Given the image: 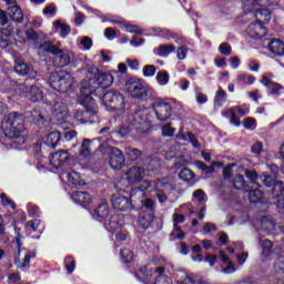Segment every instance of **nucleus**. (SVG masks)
<instances>
[{"label": "nucleus", "mask_w": 284, "mask_h": 284, "mask_svg": "<svg viewBox=\"0 0 284 284\" xmlns=\"http://www.w3.org/2000/svg\"><path fill=\"white\" fill-rule=\"evenodd\" d=\"M268 170L271 172V175L274 176L275 179L281 178V174H283V171H281L278 165H276L274 163L268 166Z\"/></svg>", "instance_id": "nucleus-57"}, {"label": "nucleus", "mask_w": 284, "mask_h": 284, "mask_svg": "<svg viewBox=\"0 0 284 284\" xmlns=\"http://www.w3.org/2000/svg\"><path fill=\"white\" fill-rule=\"evenodd\" d=\"M55 29L60 30V37L61 39H67L68 34L72 32V28L68 23H62L61 21H55L54 22Z\"/></svg>", "instance_id": "nucleus-36"}, {"label": "nucleus", "mask_w": 284, "mask_h": 284, "mask_svg": "<svg viewBox=\"0 0 284 284\" xmlns=\"http://www.w3.org/2000/svg\"><path fill=\"white\" fill-rule=\"evenodd\" d=\"M71 159H72V156L70 155V153L68 151L60 150V151L51 154L49 161H50V165H52V168H54V170H61V168H63V165H68L70 163Z\"/></svg>", "instance_id": "nucleus-12"}, {"label": "nucleus", "mask_w": 284, "mask_h": 284, "mask_svg": "<svg viewBox=\"0 0 284 284\" xmlns=\"http://www.w3.org/2000/svg\"><path fill=\"white\" fill-rule=\"evenodd\" d=\"M23 252H26L23 262H22V270H30V261H32V258H37V252L36 251H30L26 247L22 248Z\"/></svg>", "instance_id": "nucleus-35"}, {"label": "nucleus", "mask_w": 284, "mask_h": 284, "mask_svg": "<svg viewBox=\"0 0 284 284\" xmlns=\"http://www.w3.org/2000/svg\"><path fill=\"white\" fill-rule=\"evenodd\" d=\"M105 227L109 232H116L118 230H121V227H123V216L112 215L109 219V223L105 224Z\"/></svg>", "instance_id": "nucleus-26"}, {"label": "nucleus", "mask_w": 284, "mask_h": 284, "mask_svg": "<svg viewBox=\"0 0 284 284\" xmlns=\"http://www.w3.org/2000/svg\"><path fill=\"white\" fill-rule=\"evenodd\" d=\"M176 57L180 61H184V59H186L187 57V47L181 45L180 48H178Z\"/></svg>", "instance_id": "nucleus-55"}, {"label": "nucleus", "mask_w": 284, "mask_h": 284, "mask_svg": "<svg viewBox=\"0 0 284 284\" xmlns=\"http://www.w3.org/2000/svg\"><path fill=\"white\" fill-rule=\"evenodd\" d=\"M264 43H266L267 50L272 52V54H276L277 57H284V42L281 39L276 38H265Z\"/></svg>", "instance_id": "nucleus-16"}, {"label": "nucleus", "mask_w": 284, "mask_h": 284, "mask_svg": "<svg viewBox=\"0 0 284 284\" xmlns=\"http://www.w3.org/2000/svg\"><path fill=\"white\" fill-rule=\"evenodd\" d=\"M98 150L101 154H110L109 165L112 170H123L125 168V155L121 149L101 144Z\"/></svg>", "instance_id": "nucleus-6"}, {"label": "nucleus", "mask_w": 284, "mask_h": 284, "mask_svg": "<svg viewBox=\"0 0 284 284\" xmlns=\"http://www.w3.org/2000/svg\"><path fill=\"white\" fill-rule=\"evenodd\" d=\"M219 51L224 57H230V54H232V45H230L227 42H224V43L220 44Z\"/></svg>", "instance_id": "nucleus-51"}, {"label": "nucleus", "mask_w": 284, "mask_h": 284, "mask_svg": "<svg viewBox=\"0 0 284 284\" xmlns=\"http://www.w3.org/2000/svg\"><path fill=\"white\" fill-rule=\"evenodd\" d=\"M122 30L130 32V34H143V29L130 23H122Z\"/></svg>", "instance_id": "nucleus-44"}, {"label": "nucleus", "mask_w": 284, "mask_h": 284, "mask_svg": "<svg viewBox=\"0 0 284 284\" xmlns=\"http://www.w3.org/2000/svg\"><path fill=\"white\" fill-rule=\"evenodd\" d=\"M135 278H138L140 283L149 284L152 281V271L148 268V265L142 266L135 273Z\"/></svg>", "instance_id": "nucleus-25"}, {"label": "nucleus", "mask_w": 284, "mask_h": 284, "mask_svg": "<svg viewBox=\"0 0 284 284\" xmlns=\"http://www.w3.org/2000/svg\"><path fill=\"white\" fill-rule=\"evenodd\" d=\"M126 160L130 163H136L141 156H143V152L136 148L128 146L125 149Z\"/></svg>", "instance_id": "nucleus-30"}, {"label": "nucleus", "mask_w": 284, "mask_h": 284, "mask_svg": "<svg viewBox=\"0 0 284 284\" xmlns=\"http://www.w3.org/2000/svg\"><path fill=\"white\" fill-rule=\"evenodd\" d=\"M68 179L69 183L77 185L79 183V180L81 179V174H79V172L77 171H71Z\"/></svg>", "instance_id": "nucleus-58"}, {"label": "nucleus", "mask_w": 284, "mask_h": 284, "mask_svg": "<svg viewBox=\"0 0 284 284\" xmlns=\"http://www.w3.org/2000/svg\"><path fill=\"white\" fill-rule=\"evenodd\" d=\"M155 32L162 37V39H166L168 41H170V39H176V34L172 31H170V29H165V28H158L155 30Z\"/></svg>", "instance_id": "nucleus-43"}, {"label": "nucleus", "mask_w": 284, "mask_h": 284, "mask_svg": "<svg viewBox=\"0 0 284 284\" xmlns=\"http://www.w3.org/2000/svg\"><path fill=\"white\" fill-rule=\"evenodd\" d=\"M156 74V67L154 64H146L143 67V77L150 78Z\"/></svg>", "instance_id": "nucleus-48"}, {"label": "nucleus", "mask_w": 284, "mask_h": 284, "mask_svg": "<svg viewBox=\"0 0 284 284\" xmlns=\"http://www.w3.org/2000/svg\"><path fill=\"white\" fill-rule=\"evenodd\" d=\"M155 79L160 85H168L170 83V73L166 70L159 71Z\"/></svg>", "instance_id": "nucleus-42"}, {"label": "nucleus", "mask_w": 284, "mask_h": 284, "mask_svg": "<svg viewBox=\"0 0 284 284\" xmlns=\"http://www.w3.org/2000/svg\"><path fill=\"white\" fill-rule=\"evenodd\" d=\"M102 99L109 112H123L125 110V97L116 90L106 91Z\"/></svg>", "instance_id": "nucleus-7"}, {"label": "nucleus", "mask_w": 284, "mask_h": 284, "mask_svg": "<svg viewBox=\"0 0 284 284\" xmlns=\"http://www.w3.org/2000/svg\"><path fill=\"white\" fill-rule=\"evenodd\" d=\"M273 274L275 276H282L284 278V257H278L273 264Z\"/></svg>", "instance_id": "nucleus-37"}, {"label": "nucleus", "mask_w": 284, "mask_h": 284, "mask_svg": "<svg viewBox=\"0 0 284 284\" xmlns=\"http://www.w3.org/2000/svg\"><path fill=\"white\" fill-rule=\"evenodd\" d=\"M106 21L109 23H113L114 26H123V19L119 16H105Z\"/></svg>", "instance_id": "nucleus-54"}, {"label": "nucleus", "mask_w": 284, "mask_h": 284, "mask_svg": "<svg viewBox=\"0 0 284 284\" xmlns=\"http://www.w3.org/2000/svg\"><path fill=\"white\" fill-rule=\"evenodd\" d=\"M80 43L84 48V50L92 49V38L90 37H83Z\"/></svg>", "instance_id": "nucleus-61"}, {"label": "nucleus", "mask_w": 284, "mask_h": 284, "mask_svg": "<svg viewBox=\"0 0 284 284\" xmlns=\"http://www.w3.org/2000/svg\"><path fill=\"white\" fill-rule=\"evenodd\" d=\"M59 145H61V132L53 131L47 135V140L44 142H37L33 150L36 152H41L43 146L54 150V148H59Z\"/></svg>", "instance_id": "nucleus-10"}, {"label": "nucleus", "mask_w": 284, "mask_h": 284, "mask_svg": "<svg viewBox=\"0 0 284 284\" xmlns=\"http://www.w3.org/2000/svg\"><path fill=\"white\" fill-rule=\"evenodd\" d=\"M216 168H223V162H212L211 165H206L202 172L203 174H214V172H216Z\"/></svg>", "instance_id": "nucleus-46"}, {"label": "nucleus", "mask_w": 284, "mask_h": 284, "mask_svg": "<svg viewBox=\"0 0 284 284\" xmlns=\"http://www.w3.org/2000/svg\"><path fill=\"white\" fill-rule=\"evenodd\" d=\"M14 37V30L10 27L0 29V48L6 50L9 45H12V39Z\"/></svg>", "instance_id": "nucleus-20"}, {"label": "nucleus", "mask_w": 284, "mask_h": 284, "mask_svg": "<svg viewBox=\"0 0 284 284\" xmlns=\"http://www.w3.org/2000/svg\"><path fill=\"white\" fill-rule=\"evenodd\" d=\"M154 284H172V278L165 275L158 276Z\"/></svg>", "instance_id": "nucleus-63"}, {"label": "nucleus", "mask_w": 284, "mask_h": 284, "mask_svg": "<svg viewBox=\"0 0 284 284\" xmlns=\"http://www.w3.org/2000/svg\"><path fill=\"white\" fill-rule=\"evenodd\" d=\"M92 216L95 221H99V223H103V221L110 216V206L108 203L104 202L98 205V207L92 212Z\"/></svg>", "instance_id": "nucleus-21"}, {"label": "nucleus", "mask_w": 284, "mask_h": 284, "mask_svg": "<svg viewBox=\"0 0 284 284\" xmlns=\"http://www.w3.org/2000/svg\"><path fill=\"white\" fill-rule=\"evenodd\" d=\"M194 171L190 170L189 168H184L179 173V179L184 181V183H190V181H194Z\"/></svg>", "instance_id": "nucleus-38"}, {"label": "nucleus", "mask_w": 284, "mask_h": 284, "mask_svg": "<svg viewBox=\"0 0 284 284\" xmlns=\"http://www.w3.org/2000/svg\"><path fill=\"white\" fill-rule=\"evenodd\" d=\"M29 216H39L40 209L37 204L29 203L27 205Z\"/></svg>", "instance_id": "nucleus-53"}, {"label": "nucleus", "mask_w": 284, "mask_h": 284, "mask_svg": "<svg viewBox=\"0 0 284 284\" xmlns=\"http://www.w3.org/2000/svg\"><path fill=\"white\" fill-rule=\"evenodd\" d=\"M20 90L22 91L24 99H29V101H32V103H39V101H43V91L41 88L34 84H31L30 87L21 84Z\"/></svg>", "instance_id": "nucleus-11"}, {"label": "nucleus", "mask_w": 284, "mask_h": 284, "mask_svg": "<svg viewBox=\"0 0 284 284\" xmlns=\"http://www.w3.org/2000/svg\"><path fill=\"white\" fill-rule=\"evenodd\" d=\"M113 73L114 77L119 78L121 77V74H125V72H128V65L125 63H119L118 64V71H111Z\"/></svg>", "instance_id": "nucleus-56"}, {"label": "nucleus", "mask_w": 284, "mask_h": 284, "mask_svg": "<svg viewBox=\"0 0 284 284\" xmlns=\"http://www.w3.org/2000/svg\"><path fill=\"white\" fill-rule=\"evenodd\" d=\"M263 199H265V193L261 191V189H255L248 192L250 203H263Z\"/></svg>", "instance_id": "nucleus-34"}, {"label": "nucleus", "mask_w": 284, "mask_h": 284, "mask_svg": "<svg viewBox=\"0 0 284 284\" xmlns=\"http://www.w3.org/2000/svg\"><path fill=\"white\" fill-rule=\"evenodd\" d=\"M133 212H141L142 214H156V202L148 197L140 201V206H133Z\"/></svg>", "instance_id": "nucleus-17"}, {"label": "nucleus", "mask_w": 284, "mask_h": 284, "mask_svg": "<svg viewBox=\"0 0 284 284\" xmlns=\"http://www.w3.org/2000/svg\"><path fill=\"white\" fill-rule=\"evenodd\" d=\"M255 17L256 21L246 28V33L251 39L258 40L267 34L265 26L272 21V11L270 9H257Z\"/></svg>", "instance_id": "nucleus-4"}, {"label": "nucleus", "mask_w": 284, "mask_h": 284, "mask_svg": "<svg viewBox=\"0 0 284 284\" xmlns=\"http://www.w3.org/2000/svg\"><path fill=\"white\" fill-rule=\"evenodd\" d=\"M130 126H122L120 128V130L118 131V136L120 139H128L130 136Z\"/></svg>", "instance_id": "nucleus-60"}, {"label": "nucleus", "mask_w": 284, "mask_h": 284, "mask_svg": "<svg viewBox=\"0 0 284 284\" xmlns=\"http://www.w3.org/2000/svg\"><path fill=\"white\" fill-rule=\"evenodd\" d=\"M245 176L250 181L252 185H257V187H261L256 181H258V173L254 170H246Z\"/></svg>", "instance_id": "nucleus-45"}, {"label": "nucleus", "mask_w": 284, "mask_h": 284, "mask_svg": "<svg viewBox=\"0 0 284 284\" xmlns=\"http://www.w3.org/2000/svg\"><path fill=\"white\" fill-rule=\"evenodd\" d=\"M148 105L149 110H153L158 121H168L172 118V104L170 102L153 95L152 101Z\"/></svg>", "instance_id": "nucleus-8"}, {"label": "nucleus", "mask_w": 284, "mask_h": 284, "mask_svg": "<svg viewBox=\"0 0 284 284\" xmlns=\"http://www.w3.org/2000/svg\"><path fill=\"white\" fill-rule=\"evenodd\" d=\"M262 85L271 90V94L281 95V90H284L283 84L272 81L267 75H264L261 80Z\"/></svg>", "instance_id": "nucleus-23"}, {"label": "nucleus", "mask_w": 284, "mask_h": 284, "mask_svg": "<svg viewBox=\"0 0 284 284\" xmlns=\"http://www.w3.org/2000/svg\"><path fill=\"white\" fill-rule=\"evenodd\" d=\"M144 176L145 170L141 166H132L125 172V178L130 185H136V183H141Z\"/></svg>", "instance_id": "nucleus-15"}, {"label": "nucleus", "mask_w": 284, "mask_h": 284, "mask_svg": "<svg viewBox=\"0 0 284 284\" xmlns=\"http://www.w3.org/2000/svg\"><path fill=\"white\" fill-rule=\"evenodd\" d=\"M124 88L131 99L139 101V103H145V105L152 102L155 97L154 91L142 79L129 78L124 83Z\"/></svg>", "instance_id": "nucleus-3"}, {"label": "nucleus", "mask_w": 284, "mask_h": 284, "mask_svg": "<svg viewBox=\"0 0 284 284\" xmlns=\"http://www.w3.org/2000/svg\"><path fill=\"white\" fill-rule=\"evenodd\" d=\"M1 129L7 139L13 141L16 145H23L28 141V131L23 123V115L18 112L9 113L8 119L2 123Z\"/></svg>", "instance_id": "nucleus-2"}, {"label": "nucleus", "mask_w": 284, "mask_h": 284, "mask_svg": "<svg viewBox=\"0 0 284 284\" xmlns=\"http://www.w3.org/2000/svg\"><path fill=\"white\" fill-rule=\"evenodd\" d=\"M111 204L112 207L119 212H128L130 210L134 211V204L132 203V200L121 193H115L112 195Z\"/></svg>", "instance_id": "nucleus-9"}, {"label": "nucleus", "mask_w": 284, "mask_h": 284, "mask_svg": "<svg viewBox=\"0 0 284 284\" xmlns=\"http://www.w3.org/2000/svg\"><path fill=\"white\" fill-rule=\"evenodd\" d=\"M233 187L235 190H246L247 191V182H245V178L242 174H236L233 178Z\"/></svg>", "instance_id": "nucleus-39"}, {"label": "nucleus", "mask_w": 284, "mask_h": 284, "mask_svg": "<svg viewBox=\"0 0 284 284\" xmlns=\"http://www.w3.org/2000/svg\"><path fill=\"white\" fill-rule=\"evenodd\" d=\"M263 1L265 0H246L242 7L245 14H250V12L256 14V10H263V8H256V6H263Z\"/></svg>", "instance_id": "nucleus-27"}, {"label": "nucleus", "mask_w": 284, "mask_h": 284, "mask_svg": "<svg viewBox=\"0 0 284 284\" xmlns=\"http://www.w3.org/2000/svg\"><path fill=\"white\" fill-rule=\"evenodd\" d=\"M262 183L265 187H271V190L266 191L268 199H277L276 205L278 210H284V184L283 181H277V178L271 175L267 172L262 173L260 176Z\"/></svg>", "instance_id": "nucleus-5"}, {"label": "nucleus", "mask_w": 284, "mask_h": 284, "mask_svg": "<svg viewBox=\"0 0 284 284\" xmlns=\"http://www.w3.org/2000/svg\"><path fill=\"white\" fill-rule=\"evenodd\" d=\"M174 132H176V129L172 128V124H170V123L165 124L162 128V136L172 139V136H174Z\"/></svg>", "instance_id": "nucleus-49"}, {"label": "nucleus", "mask_w": 284, "mask_h": 284, "mask_svg": "<svg viewBox=\"0 0 284 284\" xmlns=\"http://www.w3.org/2000/svg\"><path fill=\"white\" fill-rule=\"evenodd\" d=\"M186 136L195 150H199L201 148V142H199V140L196 139V135H194V133L187 132Z\"/></svg>", "instance_id": "nucleus-52"}, {"label": "nucleus", "mask_w": 284, "mask_h": 284, "mask_svg": "<svg viewBox=\"0 0 284 284\" xmlns=\"http://www.w3.org/2000/svg\"><path fill=\"white\" fill-rule=\"evenodd\" d=\"M52 114L59 120L65 119L68 116V106L62 102H55L52 106Z\"/></svg>", "instance_id": "nucleus-29"}, {"label": "nucleus", "mask_w": 284, "mask_h": 284, "mask_svg": "<svg viewBox=\"0 0 284 284\" xmlns=\"http://www.w3.org/2000/svg\"><path fill=\"white\" fill-rule=\"evenodd\" d=\"M174 50H176V45L174 44H160L155 54L165 59L170 57Z\"/></svg>", "instance_id": "nucleus-33"}, {"label": "nucleus", "mask_w": 284, "mask_h": 284, "mask_svg": "<svg viewBox=\"0 0 284 284\" xmlns=\"http://www.w3.org/2000/svg\"><path fill=\"white\" fill-rule=\"evenodd\" d=\"M133 125H141V123H145V115H143V111H135L132 115Z\"/></svg>", "instance_id": "nucleus-47"}, {"label": "nucleus", "mask_w": 284, "mask_h": 284, "mask_svg": "<svg viewBox=\"0 0 284 284\" xmlns=\"http://www.w3.org/2000/svg\"><path fill=\"white\" fill-rule=\"evenodd\" d=\"M274 247V244L270 240H264L262 243V260L263 261H270V257L274 252L272 248Z\"/></svg>", "instance_id": "nucleus-31"}, {"label": "nucleus", "mask_w": 284, "mask_h": 284, "mask_svg": "<svg viewBox=\"0 0 284 284\" xmlns=\"http://www.w3.org/2000/svg\"><path fill=\"white\" fill-rule=\"evenodd\" d=\"M50 83H51V88H53L55 92H61V93L68 92V90H70V87L72 85V83L68 81V78L59 73H54L51 75Z\"/></svg>", "instance_id": "nucleus-13"}, {"label": "nucleus", "mask_w": 284, "mask_h": 284, "mask_svg": "<svg viewBox=\"0 0 284 284\" xmlns=\"http://www.w3.org/2000/svg\"><path fill=\"white\" fill-rule=\"evenodd\" d=\"M42 52H47V54H53V57H58V54H61V48H59L57 44L52 43L50 40H45L43 43L39 47Z\"/></svg>", "instance_id": "nucleus-24"}, {"label": "nucleus", "mask_w": 284, "mask_h": 284, "mask_svg": "<svg viewBox=\"0 0 284 284\" xmlns=\"http://www.w3.org/2000/svg\"><path fill=\"white\" fill-rule=\"evenodd\" d=\"M30 41H39V33L34 29H29L26 32Z\"/></svg>", "instance_id": "nucleus-64"}, {"label": "nucleus", "mask_w": 284, "mask_h": 284, "mask_svg": "<svg viewBox=\"0 0 284 284\" xmlns=\"http://www.w3.org/2000/svg\"><path fill=\"white\" fill-rule=\"evenodd\" d=\"M104 37H106L109 41H114V39H116V30L112 28L104 29Z\"/></svg>", "instance_id": "nucleus-59"}, {"label": "nucleus", "mask_w": 284, "mask_h": 284, "mask_svg": "<svg viewBox=\"0 0 284 284\" xmlns=\"http://www.w3.org/2000/svg\"><path fill=\"white\" fill-rule=\"evenodd\" d=\"M154 219H156L155 215L141 213L138 223L142 227V230H150V227H152V224L154 223Z\"/></svg>", "instance_id": "nucleus-28"}, {"label": "nucleus", "mask_w": 284, "mask_h": 284, "mask_svg": "<svg viewBox=\"0 0 284 284\" xmlns=\"http://www.w3.org/2000/svg\"><path fill=\"white\" fill-rule=\"evenodd\" d=\"M114 79H116V77L112 71L111 73L98 72L94 80L91 79L88 82L81 83L78 101L80 105H83L84 114H88L90 118L97 116V111H94V108H97V101H94V98L92 97H98V92L112 87Z\"/></svg>", "instance_id": "nucleus-1"}, {"label": "nucleus", "mask_w": 284, "mask_h": 284, "mask_svg": "<svg viewBox=\"0 0 284 284\" xmlns=\"http://www.w3.org/2000/svg\"><path fill=\"white\" fill-rule=\"evenodd\" d=\"M64 266L68 274H73L74 270H77V260H74L72 255H68L64 258Z\"/></svg>", "instance_id": "nucleus-41"}, {"label": "nucleus", "mask_w": 284, "mask_h": 284, "mask_svg": "<svg viewBox=\"0 0 284 284\" xmlns=\"http://www.w3.org/2000/svg\"><path fill=\"white\" fill-rule=\"evenodd\" d=\"M226 101L227 92H225V90H223V88L220 87L214 97V105L215 108H223Z\"/></svg>", "instance_id": "nucleus-32"}, {"label": "nucleus", "mask_w": 284, "mask_h": 284, "mask_svg": "<svg viewBox=\"0 0 284 284\" xmlns=\"http://www.w3.org/2000/svg\"><path fill=\"white\" fill-rule=\"evenodd\" d=\"M71 199L74 203L81 205L82 207H88V205L92 203V195L85 191H73Z\"/></svg>", "instance_id": "nucleus-19"}, {"label": "nucleus", "mask_w": 284, "mask_h": 284, "mask_svg": "<svg viewBox=\"0 0 284 284\" xmlns=\"http://www.w3.org/2000/svg\"><path fill=\"white\" fill-rule=\"evenodd\" d=\"M7 14L13 21V23H23L26 17L23 16V10L21 7L14 4L7 9Z\"/></svg>", "instance_id": "nucleus-22"}, {"label": "nucleus", "mask_w": 284, "mask_h": 284, "mask_svg": "<svg viewBox=\"0 0 284 284\" xmlns=\"http://www.w3.org/2000/svg\"><path fill=\"white\" fill-rule=\"evenodd\" d=\"M14 72L19 74V77H28L30 74L32 77V72H34V67L32 64L26 62V60L21 58H17L14 60Z\"/></svg>", "instance_id": "nucleus-18"}, {"label": "nucleus", "mask_w": 284, "mask_h": 284, "mask_svg": "<svg viewBox=\"0 0 284 284\" xmlns=\"http://www.w3.org/2000/svg\"><path fill=\"white\" fill-rule=\"evenodd\" d=\"M252 154H261L263 152V142H256L251 146Z\"/></svg>", "instance_id": "nucleus-62"}, {"label": "nucleus", "mask_w": 284, "mask_h": 284, "mask_svg": "<svg viewBox=\"0 0 284 284\" xmlns=\"http://www.w3.org/2000/svg\"><path fill=\"white\" fill-rule=\"evenodd\" d=\"M54 67L55 68H68L70 65H74V53L72 51H61L58 55L54 57L53 60Z\"/></svg>", "instance_id": "nucleus-14"}, {"label": "nucleus", "mask_w": 284, "mask_h": 284, "mask_svg": "<svg viewBox=\"0 0 284 284\" xmlns=\"http://www.w3.org/2000/svg\"><path fill=\"white\" fill-rule=\"evenodd\" d=\"M121 261L124 265H130L134 261V253L130 248H122L120 251Z\"/></svg>", "instance_id": "nucleus-40"}, {"label": "nucleus", "mask_w": 284, "mask_h": 284, "mask_svg": "<svg viewBox=\"0 0 284 284\" xmlns=\"http://www.w3.org/2000/svg\"><path fill=\"white\" fill-rule=\"evenodd\" d=\"M0 199L4 207H7V205H10L11 210H17V204L14 203V201L8 199V195H6V193L0 194Z\"/></svg>", "instance_id": "nucleus-50"}]
</instances>
